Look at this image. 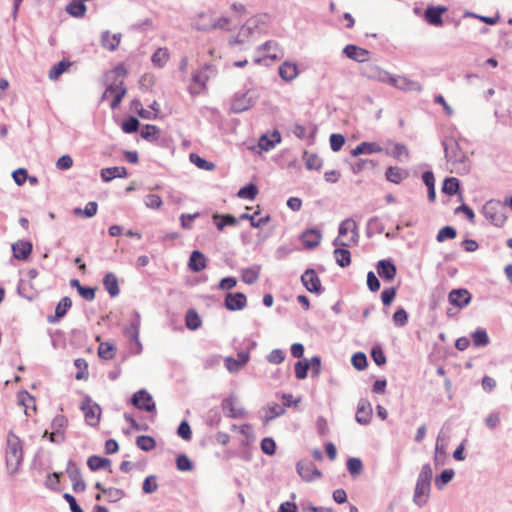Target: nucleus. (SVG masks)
I'll return each mask as SVG.
<instances>
[{"mask_svg": "<svg viewBox=\"0 0 512 512\" xmlns=\"http://www.w3.org/2000/svg\"><path fill=\"white\" fill-rule=\"evenodd\" d=\"M6 467L10 474L18 471L23 461V445L21 439L12 431L8 433L6 439Z\"/></svg>", "mask_w": 512, "mask_h": 512, "instance_id": "f257e3e1", "label": "nucleus"}, {"mask_svg": "<svg viewBox=\"0 0 512 512\" xmlns=\"http://www.w3.org/2000/svg\"><path fill=\"white\" fill-rule=\"evenodd\" d=\"M358 243L357 224L351 219H345L339 226L337 238L333 241L335 247H351Z\"/></svg>", "mask_w": 512, "mask_h": 512, "instance_id": "f03ea898", "label": "nucleus"}, {"mask_svg": "<svg viewBox=\"0 0 512 512\" xmlns=\"http://www.w3.org/2000/svg\"><path fill=\"white\" fill-rule=\"evenodd\" d=\"M483 213L495 226H502L506 220L503 208L497 201H489L483 207Z\"/></svg>", "mask_w": 512, "mask_h": 512, "instance_id": "7ed1b4c3", "label": "nucleus"}, {"mask_svg": "<svg viewBox=\"0 0 512 512\" xmlns=\"http://www.w3.org/2000/svg\"><path fill=\"white\" fill-rule=\"evenodd\" d=\"M81 410L84 414L85 421L90 426H97L101 417V408L98 404L94 403L91 399L87 398L81 405Z\"/></svg>", "mask_w": 512, "mask_h": 512, "instance_id": "20e7f679", "label": "nucleus"}, {"mask_svg": "<svg viewBox=\"0 0 512 512\" xmlns=\"http://www.w3.org/2000/svg\"><path fill=\"white\" fill-rule=\"evenodd\" d=\"M125 94H126V87L124 86V83L121 80L118 83H114V84L110 85L105 90L102 98L103 99L112 98L110 107L112 109H116L120 105Z\"/></svg>", "mask_w": 512, "mask_h": 512, "instance_id": "39448f33", "label": "nucleus"}, {"mask_svg": "<svg viewBox=\"0 0 512 512\" xmlns=\"http://www.w3.org/2000/svg\"><path fill=\"white\" fill-rule=\"evenodd\" d=\"M223 24H219L217 22L214 21L212 15L210 13H206V12H202V13H199L193 20V26L197 29V30H201V31H207V30H211V29H214L216 27H223L224 25H226L228 23L227 20H223Z\"/></svg>", "mask_w": 512, "mask_h": 512, "instance_id": "423d86ee", "label": "nucleus"}, {"mask_svg": "<svg viewBox=\"0 0 512 512\" xmlns=\"http://www.w3.org/2000/svg\"><path fill=\"white\" fill-rule=\"evenodd\" d=\"M67 475L72 483L75 492H83L86 489V484L82 479V474L79 467L72 461H69L66 468Z\"/></svg>", "mask_w": 512, "mask_h": 512, "instance_id": "0eeeda50", "label": "nucleus"}, {"mask_svg": "<svg viewBox=\"0 0 512 512\" xmlns=\"http://www.w3.org/2000/svg\"><path fill=\"white\" fill-rule=\"evenodd\" d=\"M301 282L309 292H321V281L314 269H307L301 276Z\"/></svg>", "mask_w": 512, "mask_h": 512, "instance_id": "6e6552de", "label": "nucleus"}, {"mask_svg": "<svg viewBox=\"0 0 512 512\" xmlns=\"http://www.w3.org/2000/svg\"><path fill=\"white\" fill-rule=\"evenodd\" d=\"M132 403L137 408L152 412L155 410V402L152 396L145 390L136 392L132 397Z\"/></svg>", "mask_w": 512, "mask_h": 512, "instance_id": "1a4fd4ad", "label": "nucleus"}, {"mask_svg": "<svg viewBox=\"0 0 512 512\" xmlns=\"http://www.w3.org/2000/svg\"><path fill=\"white\" fill-rule=\"evenodd\" d=\"M18 404L24 408V413L31 417L37 412L36 399L27 391H20L17 394Z\"/></svg>", "mask_w": 512, "mask_h": 512, "instance_id": "9d476101", "label": "nucleus"}, {"mask_svg": "<svg viewBox=\"0 0 512 512\" xmlns=\"http://www.w3.org/2000/svg\"><path fill=\"white\" fill-rule=\"evenodd\" d=\"M372 405L367 399H361L357 406L356 421L361 425H367L372 419Z\"/></svg>", "mask_w": 512, "mask_h": 512, "instance_id": "9b49d317", "label": "nucleus"}, {"mask_svg": "<svg viewBox=\"0 0 512 512\" xmlns=\"http://www.w3.org/2000/svg\"><path fill=\"white\" fill-rule=\"evenodd\" d=\"M247 305V298L241 292L228 293L225 297V307L230 311L242 310Z\"/></svg>", "mask_w": 512, "mask_h": 512, "instance_id": "f8f14e48", "label": "nucleus"}, {"mask_svg": "<svg viewBox=\"0 0 512 512\" xmlns=\"http://www.w3.org/2000/svg\"><path fill=\"white\" fill-rule=\"evenodd\" d=\"M297 471L305 481H312L321 476V472L312 462H299L297 464Z\"/></svg>", "mask_w": 512, "mask_h": 512, "instance_id": "ddd939ff", "label": "nucleus"}, {"mask_svg": "<svg viewBox=\"0 0 512 512\" xmlns=\"http://www.w3.org/2000/svg\"><path fill=\"white\" fill-rule=\"evenodd\" d=\"M449 302L459 308L467 306L471 301V295L466 289H454L448 295Z\"/></svg>", "mask_w": 512, "mask_h": 512, "instance_id": "4468645a", "label": "nucleus"}, {"mask_svg": "<svg viewBox=\"0 0 512 512\" xmlns=\"http://www.w3.org/2000/svg\"><path fill=\"white\" fill-rule=\"evenodd\" d=\"M209 77L203 72H195L192 76V82L189 85V92L192 95H199L206 91Z\"/></svg>", "mask_w": 512, "mask_h": 512, "instance_id": "2eb2a0df", "label": "nucleus"}, {"mask_svg": "<svg viewBox=\"0 0 512 512\" xmlns=\"http://www.w3.org/2000/svg\"><path fill=\"white\" fill-rule=\"evenodd\" d=\"M300 238L305 248L313 249L320 244L322 234L319 230L311 228L304 231Z\"/></svg>", "mask_w": 512, "mask_h": 512, "instance_id": "dca6fc26", "label": "nucleus"}, {"mask_svg": "<svg viewBox=\"0 0 512 512\" xmlns=\"http://www.w3.org/2000/svg\"><path fill=\"white\" fill-rule=\"evenodd\" d=\"M377 273L385 281L393 280L396 276V266L390 260H380L377 263Z\"/></svg>", "mask_w": 512, "mask_h": 512, "instance_id": "f3484780", "label": "nucleus"}, {"mask_svg": "<svg viewBox=\"0 0 512 512\" xmlns=\"http://www.w3.org/2000/svg\"><path fill=\"white\" fill-rule=\"evenodd\" d=\"M343 52L348 58L357 62H366L369 60L370 56V52L368 50L352 44L347 45Z\"/></svg>", "mask_w": 512, "mask_h": 512, "instance_id": "a211bd4d", "label": "nucleus"}, {"mask_svg": "<svg viewBox=\"0 0 512 512\" xmlns=\"http://www.w3.org/2000/svg\"><path fill=\"white\" fill-rule=\"evenodd\" d=\"M447 11L444 6L428 7L425 11V19L429 24L442 25V15Z\"/></svg>", "mask_w": 512, "mask_h": 512, "instance_id": "6ab92c4d", "label": "nucleus"}, {"mask_svg": "<svg viewBox=\"0 0 512 512\" xmlns=\"http://www.w3.org/2000/svg\"><path fill=\"white\" fill-rule=\"evenodd\" d=\"M383 152V148L380 144L376 142H361L352 150L353 156H358L360 154H373V153H381Z\"/></svg>", "mask_w": 512, "mask_h": 512, "instance_id": "aec40b11", "label": "nucleus"}, {"mask_svg": "<svg viewBox=\"0 0 512 512\" xmlns=\"http://www.w3.org/2000/svg\"><path fill=\"white\" fill-rule=\"evenodd\" d=\"M127 175V169L123 166L108 167L101 170V178L105 182H109L114 178H124Z\"/></svg>", "mask_w": 512, "mask_h": 512, "instance_id": "412c9836", "label": "nucleus"}, {"mask_svg": "<svg viewBox=\"0 0 512 512\" xmlns=\"http://www.w3.org/2000/svg\"><path fill=\"white\" fill-rule=\"evenodd\" d=\"M188 266L191 271L200 272L207 266L206 257L202 252L195 250L190 255Z\"/></svg>", "mask_w": 512, "mask_h": 512, "instance_id": "4be33fe9", "label": "nucleus"}, {"mask_svg": "<svg viewBox=\"0 0 512 512\" xmlns=\"http://www.w3.org/2000/svg\"><path fill=\"white\" fill-rule=\"evenodd\" d=\"M121 38L120 33L111 34L109 31H105L101 37L102 47L109 51H114L119 46Z\"/></svg>", "mask_w": 512, "mask_h": 512, "instance_id": "5701e85b", "label": "nucleus"}, {"mask_svg": "<svg viewBox=\"0 0 512 512\" xmlns=\"http://www.w3.org/2000/svg\"><path fill=\"white\" fill-rule=\"evenodd\" d=\"M12 250L15 258L25 260L32 252V244L28 241H18L12 245Z\"/></svg>", "mask_w": 512, "mask_h": 512, "instance_id": "b1692460", "label": "nucleus"}, {"mask_svg": "<svg viewBox=\"0 0 512 512\" xmlns=\"http://www.w3.org/2000/svg\"><path fill=\"white\" fill-rule=\"evenodd\" d=\"M72 301L69 297H64L60 300L55 309V315L48 317V322H57L60 318L64 317L67 311L71 308Z\"/></svg>", "mask_w": 512, "mask_h": 512, "instance_id": "393cba45", "label": "nucleus"}, {"mask_svg": "<svg viewBox=\"0 0 512 512\" xmlns=\"http://www.w3.org/2000/svg\"><path fill=\"white\" fill-rule=\"evenodd\" d=\"M298 67L295 63L284 62L279 67V75L285 81H292L298 75Z\"/></svg>", "mask_w": 512, "mask_h": 512, "instance_id": "a878e982", "label": "nucleus"}, {"mask_svg": "<svg viewBox=\"0 0 512 512\" xmlns=\"http://www.w3.org/2000/svg\"><path fill=\"white\" fill-rule=\"evenodd\" d=\"M363 75L367 78L378 80V81H386L387 80V72L380 69L378 66L373 64H368L363 68Z\"/></svg>", "mask_w": 512, "mask_h": 512, "instance_id": "bb28decb", "label": "nucleus"}, {"mask_svg": "<svg viewBox=\"0 0 512 512\" xmlns=\"http://www.w3.org/2000/svg\"><path fill=\"white\" fill-rule=\"evenodd\" d=\"M222 405L228 417L242 418L245 416V410L241 407H237L235 401L232 399H225Z\"/></svg>", "mask_w": 512, "mask_h": 512, "instance_id": "cd10ccee", "label": "nucleus"}, {"mask_svg": "<svg viewBox=\"0 0 512 512\" xmlns=\"http://www.w3.org/2000/svg\"><path fill=\"white\" fill-rule=\"evenodd\" d=\"M429 490L430 484L417 481L414 493V501L420 506L425 504Z\"/></svg>", "mask_w": 512, "mask_h": 512, "instance_id": "c85d7f7f", "label": "nucleus"}, {"mask_svg": "<svg viewBox=\"0 0 512 512\" xmlns=\"http://www.w3.org/2000/svg\"><path fill=\"white\" fill-rule=\"evenodd\" d=\"M333 255L340 267H347L351 264V253L346 247H337Z\"/></svg>", "mask_w": 512, "mask_h": 512, "instance_id": "c756f323", "label": "nucleus"}, {"mask_svg": "<svg viewBox=\"0 0 512 512\" xmlns=\"http://www.w3.org/2000/svg\"><path fill=\"white\" fill-rule=\"evenodd\" d=\"M87 465L92 471L99 469H106L111 467V460L97 455L90 456L87 460Z\"/></svg>", "mask_w": 512, "mask_h": 512, "instance_id": "7c9ffc66", "label": "nucleus"}, {"mask_svg": "<svg viewBox=\"0 0 512 512\" xmlns=\"http://www.w3.org/2000/svg\"><path fill=\"white\" fill-rule=\"evenodd\" d=\"M103 285L110 296L115 297L119 294L118 280L113 273H107L104 276Z\"/></svg>", "mask_w": 512, "mask_h": 512, "instance_id": "2f4dec72", "label": "nucleus"}, {"mask_svg": "<svg viewBox=\"0 0 512 512\" xmlns=\"http://www.w3.org/2000/svg\"><path fill=\"white\" fill-rule=\"evenodd\" d=\"M72 63L69 60H62L57 64L53 65L49 71L48 77L50 80H58V78L66 72Z\"/></svg>", "mask_w": 512, "mask_h": 512, "instance_id": "473e14b6", "label": "nucleus"}, {"mask_svg": "<svg viewBox=\"0 0 512 512\" xmlns=\"http://www.w3.org/2000/svg\"><path fill=\"white\" fill-rule=\"evenodd\" d=\"M406 175L401 168L393 166L388 167L385 173L386 179L395 184H399Z\"/></svg>", "mask_w": 512, "mask_h": 512, "instance_id": "72a5a7b5", "label": "nucleus"}, {"mask_svg": "<svg viewBox=\"0 0 512 512\" xmlns=\"http://www.w3.org/2000/svg\"><path fill=\"white\" fill-rule=\"evenodd\" d=\"M387 155H391L393 158H395L398 161H405L409 158V151L406 147V145L401 143L394 144V147L391 152L386 151Z\"/></svg>", "mask_w": 512, "mask_h": 512, "instance_id": "f704fd0d", "label": "nucleus"}, {"mask_svg": "<svg viewBox=\"0 0 512 512\" xmlns=\"http://www.w3.org/2000/svg\"><path fill=\"white\" fill-rule=\"evenodd\" d=\"M67 12L74 17H82L86 12V6L82 0H72L67 8Z\"/></svg>", "mask_w": 512, "mask_h": 512, "instance_id": "c9c22d12", "label": "nucleus"}, {"mask_svg": "<svg viewBox=\"0 0 512 512\" xmlns=\"http://www.w3.org/2000/svg\"><path fill=\"white\" fill-rule=\"evenodd\" d=\"M169 52L166 48H158L152 55V62L155 66L161 68L169 60Z\"/></svg>", "mask_w": 512, "mask_h": 512, "instance_id": "e433bc0d", "label": "nucleus"}, {"mask_svg": "<svg viewBox=\"0 0 512 512\" xmlns=\"http://www.w3.org/2000/svg\"><path fill=\"white\" fill-rule=\"evenodd\" d=\"M280 140L281 137L278 132H274L271 138H269L267 135H263L259 139V146L261 147V149L268 151L272 149L276 143L280 142Z\"/></svg>", "mask_w": 512, "mask_h": 512, "instance_id": "4c0bfd02", "label": "nucleus"}, {"mask_svg": "<svg viewBox=\"0 0 512 512\" xmlns=\"http://www.w3.org/2000/svg\"><path fill=\"white\" fill-rule=\"evenodd\" d=\"M74 365L78 370L75 378L77 380H87L89 376L87 361L83 358H78L74 361Z\"/></svg>", "mask_w": 512, "mask_h": 512, "instance_id": "58836bf2", "label": "nucleus"}, {"mask_svg": "<svg viewBox=\"0 0 512 512\" xmlns=\"http://www.w3.org/2000/svg\"><path fill=\"white\" fill-rule=\"evenodd\" d=\"M258 214H259L258 211H256L253 215L244 213L240 216V219L241 220H249L252 227L259 228L262 225L266 224L269 221L270 217L265 216V217L257 218Z\"/></svg>", "mask_w": 512, "mask_h": 512, "instance_id": "ea45409f", "label": "nucleus"}, {"mask_svg": "<svg viewBox=\"0 0 512 512\" xmlns=\"http://www.w3.org/2000/svg\"><path fill=\"white\" fill-rule=\"evenodd\" d=\"M159 128L155 125H145L141 130V137L147 141H156L159 138Z\"/></svg>", "mask_w": 512, "mask_h": 512, "instance_id": "a19ab883", "label": "nucleus"}, {"mask_svg": "<svg viewBox=\"0 0 512 512\" xmlns=\"http://www.w3.org/2000/svg\"><path fill=\"white\" fill-rule=\"evenodd\" d=\"M98 355L100 358L110 360L115 356V346L108 342L100 343L98 347Z\"/></svg>", "mask_w": 512, "mask_h": 512, "instance_id": "79ce46f5", "label": "nucleus"}, {"mask_svg": "<svg viewBox=\"0 0 512 512\" xmlns=\"http://www.w3.org/2000/svg\"><path fill=\"white\" fill-rule=\"evenodd\" d=\"M261 49L269 52L267 57L272 59V60H276V59H279L281 57V51L279 49V46L274 41H267V42H265L261 46Z\"/></svg>", "mask_w": 512, "mask_h": 512, "instance_id": "37998d69", "label": "nucleus"}, {"mask_svg": "<svg viewBox=\"0 0 512 512\" xmlns=\"http://www.w3.org/2000/svg\"><path fill=\"white\" fill-rule=\"evenodd\" d=\"M186 326L191 330H196L201 326V319L195 310H189L185 317Z\"/></svg>", "mask_w": 512, "mask_h": 512, "instance_id": "c03bdc74", "label": "nucleus"}, {"mask_svg": "<svg viewBox=\"0 0 512 512\" xmlns=\"http://www.w3.org/2000/svg\"><path fill=\"white\" fill-rule=\"evenodd\" d=\"M136 445L143 451H150L155 448L156 442L151 436L141 435L137 437Z\"/></svg>", "mask_w": 512, "mask_h": 512, "instance_id": "a18cd8bd", "label": "nucleus"}, {"mask_svg": "<svg viewBox=\"0 0 512 512\" xmlns=\"http://www.w3.org/2000/svg\"><path fill=\"white\" fill-rule=\"evenodd\" d=\"M459 190V180L455 177L445 179L442 191L448 195H454Z\"/></svg>", "mask_w": 512, "mask_h": 512, "instance_id": "49530a36", "label": "nucleus"}, {"mask_svg": "<svg viewBox=\"0 0 512 512\" xmlns=\"http://www.w3.org/2000/svg\"><path fill=\"white\" fill-rule=\"evenodd\" d=\"M67 425H68L67 418L64 415L59 414L53 418L51 428H52V430L64 435V431H65Z\"/></svg>", "mask_w": 512, "mask_h": 512, "instance_id": "de8ad7c7", "label": "nucleus"}, {"mask_svg": "<svg viewBox=\"0 0 512 512\" xmlns=\"http://www.w3.org/2000/svg\"><path fill=\"white\" fill-rule=\"evenodd\" d=\"M190 160L198 168L203 169V170L212 171L215 168L214 163L201 158L199 155H197L195 153L190 154Z\"/></svg>", "mask_w": 512, "mask_h": 512, "instance_id": "09e8293b", "label": "nucleus"}, {"mask_svg": "<svg viewBox=\"0 0 512 512\" xmlns=\"http://www.w3.org/2000/svg\"><path fill=\"white\" fill-rule=\"evenodd\" d=\"M472 340L475 346L482 347L486 346L489 343V337L485 330L483 329H477L472 334Z\"/></svg>", "mask_w": 512, "mask_h": 512, "instance_id": "8fccbe9b", "label": "nucleus"}, {"mask_svg": "<svg viewBox=\"0 0 512 512\" xmlns=\"http://www.w3.org/2000/svg\"><path fill=\"white\" fill-rule=\"evenodd\" d=\"M258 194V188L254 184H248L238 191V197L253 200Z\"/></svg>", "mask_w": 512, "mask_h": 512, "instance_id": "3c124183", "label": "nucleus"}, {"mask_svg": "<svg viewBox=\"0 0 512 512\" xmlns=\"http://www.w3.org/2000/svg\"><path fill=\"white\" fill-rule=\"evenodd\" d=\"M305 164L309 170H319L322 167V160L316 154L305 153Z\"/></svg>", "mask_w": 512, "mask_h": 512, "instance_id": "603ef678", "label": "nucleus"}, {"mask_svg": "<svg viewBox=\"0 0 512 512\" xmlns=\"http://www.w3.org/2000/svg\"><path fill=\"white\" fill-rule=\"evenodd\" d=\"M285 413V408L277 403L269 405L266 411V421L272 420L275 417L281 416Z\"/></svg>", "mask_w": 512, "mask_h": 512, "instance_id": "864d4df0", "label": "nucleus"}, {"mask_svg": "<svg viewBox=\"0 0 512 512\" xmlns=\"http://www.w3.org/2000/svg\"><path fill=\"white\" fill-rule=\"evenodd\" d=\"M376 163L371 159H360L352 165V171L357 174L365 169H372Z\"/></svg>", "mask_w": 512, "mask_h": 512, "instance_id": "5fc2aeb1", "label": "nucleus"}, {"mask_svg": "<svg viewBox=\"0 0 512 512\" xmlns=\"http://www.w3.org/2000/svg\"><path fill=\"white\" fill-rule=\"evenodd\" d=\"M259 278V270L256 268H247L243 270L241 279L247 284H253Z\"/></svg>", "mask_w": 512, "mask_h": 512, "instance_id": "6e6d98bb", "label": "nucleus"}, {"mask_svg": "<svg viewBox=\"0 0 512 512\" xmlns=\"http://www.w3.org/2000/svg\"><path fill=\"white\" fill-rule=\"evenodd\" d=\"M456 235V230L453 227L445 226L438 231L437 241L443 242L447 239H454Z\"/></svg>", "mask_w": 512, "mask_h": 512, "instance_id": "4d7b16f0", "label": "nucleus"}, {"mask_svg": "<svg viewBox=\"0 0 512 512\" xmlns=\"http://www.w3.org/2000/svg\"><path fill=\"white\" fill-rule=\"evenodd\" d=\"M214 220H220L216 222L217 228L222 230L226 225H235L237 223V219L232 215H214Z\"/></svg>", "mask_w": 512, "mask_h": 512, "instance_id": "13d9d810", "label": "nucleus"}, {"mask_svg": "<svg viewBox=\"0 0 512 512\" xmlns=\"http://www.w3.org/2000/svg\"><path fill=\"white\" fill-rule=\"evenodd\" d=\"M352 365L359 371L364 370L367 367L366 355L362 352L355 353L352 356Z\"/></svg>", "mask_w": 512, "mask_h": 512, "instance_id": "bf43d9fd", "label": "nucleus"}, {"mask_svg": "<svg viewBox=\"0 0 512 512\" xmlns=\"http://www.w3.org/2000/svg\"><path fill=\"white\" fill-rule=\"evenodd\" d=\"M176 465L177 469L180 471H191L193 469L191 460L184 454L177 457Z\"/></svg>", "mask_w": 512, "mask_h": 512, "instance_id": "052dcab7", "label": "nucleus"}, {"mask_svg": "<svg viewBox=\"0 0 512 512\" xmlns=\"http://www.w3.org/2000/svg\"><path fill=\"white\" fill-rule=\"evenodd\" d=\"M371 357L378 366H382L386 363V357L380 346H374L372 348Z\"/></svg>", "mask_w": 512, "mask_h": 512, "instance_id": "680f3d73", "label": "nucleus"}, {"mask_svg": "<svg viewBox=\"0 0 512 512\" xmlns=\"http://www.w3.org/2000/svg\"><path fill=\"white\" fill-rule=\"evenodd\" d=\"M250 106L249 101L246 99L245 96H242L241 98H236L232 103V109L234 112H242L248 109Z\"/></svg>", "mask_w": 512, "mask_h": 512, "instance_id": "e2e57ef3", "label": "nucleus"}, {"mask_svg": "<svg viewBox=\"0 0 512 512\" xmlns=\"http://www.w3.org/2000/svg\"><path fill=\"white\" fill-rule=\"evenodd\" d=\"M139 121L135 117H130L128 120L124 121L122 124V130L125 133H133L138 130Z\"/></svg>", "mask_w": 512, "mask_h": 512, "instance_id": "0e129e2a", "label": "nucleus"}, {"mask_svg": "<svg viewBox=\"0 0 512 512\" xmlns=\"http://www.w3.org/2000/svg\"><path fill=\"white\" fill-rule=\"evenodd\" d=\"M362 462L358 458H350L347 461V469L352 475L359 474L362 470Z\"/></svg>", "mask_w": 512, "mask_h": 512, "instance_id": "69168bd1", "label": "nucleus"}, {"mask_svg": "<svg viewBox=\"0 0 512 512\" xmlns=\"http://www.w3.org/2000/svg\"><path fill=\"white\" fill-rule=\"evenodd\" d=\"M295 376L297 379L302 380L307 377V371L309 370V365H307L306 361H298L295 364Z\"/></svg>", "mask_w": 512, "mask_h": 512, "instance_id": "338daca9", "label": "nucleus"}, {"mask_svg": "<svg viewBox=\"0 0 512 512\" xmlns=\"http://www.w3.org/2000/svg\"><path fill=\"white\" fill-rule=\"evenodd\" d=\"M12 177L15 183L21 186L28 179V172L25 168H19L12 173Z\"/></svg>", "mask_w": 512, "mask_h": 512, "instance_id": "774afa93", "label": "nucleus"}]
</instances>
